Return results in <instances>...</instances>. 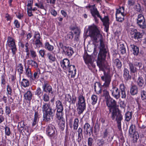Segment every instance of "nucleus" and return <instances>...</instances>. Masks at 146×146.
<instances>
[{"label":"nucleus","mask_w":146,"mask_h":146,"mask_svg":"<svg viewBox=\"0 0 146 146\" xmlns=\"http://www.w3.org/2000/svg\"><path fill=\"white\" fill-rule=\"evenodd\" d=\"M111 113V117L112 120L115 119L117 124V127L119 130H121V121L123 119L122 115L121 114L120 110H110Z\"/></svg>","instance_id":"nucleus-3"},{"label":"nucleus","mask_w":146,"mask_h":146,"mask_svg":"<svg viewBox=\"0 0 146 146\" xmlns=\"http://www.w3.org/2000/svg\"><path fill=\"white\" fill-rule=\"evenodd\" d=\"M119 87L121 92V97L122 98H125L126 97V94L124 85L123 84H121Z\"/></svg>","instance_id":"nucleus-25"},{"label":"nucleus","mask_w":146,"mask_h":146,"mask_svg":"<svg viewBox=\"0 0 146 146\" xmlns=\"http://www.w3.org/2000/svg\"><path fill=\"white\" fill-rule=\"evenodd\" d=\"M119 47L121 53L122 54H125L126 52V49L124 45L123 44H121Z\"/></svg>","instance_id":"nucleus-45"},{"label":"nucleus","mask_w":146,"mask_h":146,"mask_svg":"<svg viewBox=\"0 0 146 146\" xmlns=\"http://www.w3.org/2000/svg\"><path fill=\"white\" fill-rule=\"evenodd\" d=\"M7 45L12 50L13 54H15L17 51V48L15 40L12 37H8Z\"/></svg>","instance_id":"nucleus-6"},{"label":"nucleus","mask_w":146,"mask_h":146,"mask_svg":"<svg viewBox=\"0 0 146 146\" xmlns=\"http://www.w3.org/2000/svg\"><path fill=\"white\" fill-rule=\"evenodd\" d=\"M84 131L86 132V134H89L90 135L93 133V128L90 127L88 123H86L84 125Z\"/></svg>","instance_id":"nucleus-18"},{"label":"nucleus","mask_w":146,"mask_h":146,"mask_svg":"<svg viewBox=\"0 0 146 146\" xmlns=\"http://www.w3.org/2000/svg\"><path fill=\"white\" fill-rule=\"evenodd\" d=\"M124 8L122 7L117 10L116 17L117 21L122 22L124 20V17L126 14L124 13Z\"/></svg>","instance_id":"nucleus-5"},{"label":"nucleus","mask_w":146,"mask_h":146,"mask_svg":"<svg viewBox=\"0 0 146 146\" xmlns=\"http://www.w3.org/2000/svg\"><path fill=\"white\" fill-rule=\"evenodd\" d=\"M88 29L89 36L94 41H96L97 38L101 36L99 31L94 25L89 26Z\"/></svg>","instance_id":"nucleus-4"},{"label":"nucleus","mask_w":146,"mask_h":146,"mask_svg":"<svg viewBox=\"0 0 146 146\" xmlns=\"http://www.w3.org/2000/svg\"><path fill=\"white\" fill-rule=\"evenodd\" d=\"M100 18L101 20L103 22V25L105 26L106 31L107 32L109 28V19L107 16H105L102 19L100 15V17H98Z\"/></svg>","instance_id":"nucleus-17"},{"label":"nucleus","mask_w":146,"mask_h":146,"mask_svg":"<svg viewBox=\"0 0 146 146\" xmlns=\"http://www.w3.org/2000/svg\"><path fill=\"white\" fill-rule=\"evenodd\" d=\"M42 75L40 72V70L37 69L36 71L34 72L33 74V78L34 79H37L39 78L40 76Z\"/></svg>","instance_id":"nucleus-31"},{"label":"nucleus","mask_w":146,"mask_h":146,"mask_svg":"<svg viewBox=\"0 0 146 146\" xmlns=\"http://www.w3.org/2000/svg\"><path fill=\"white\" fill-rule=\"evenodd\" d=\"M129 35L132 38L135 40L138 39L142 38L141 33L138 32L136 29H131L129 31Z\"/></svg>","instance_id":"nucleus-8"},{"label":"nucleus","mask_w":146,"mask_h":146,"mask_svg":"<svg viewBox=\"0 0 146 146\" xmlns=\"http://www.w3.org/2000/svg\"><path fill=\"white\" fill-rule=\"evenodd\" d=\"M30 55L32 58H35L36 56V52L33 49L30 50Z\"/></svg>","instance_id":"nucleus-51"},{"label":"nucleus","mask_w":146,"mask_h":146,"mask_svg":"<svg viewBox=\"0 0 146 146\" xmlns=\"http://www.w3.org/2000/svg\"><path fill=\"white\" fill-rule=\"evenodd\" d=\"M135 9L136 11L139 12H141L142 11L141 9V7L139 4L136 5Z\"/></svg>","instance_id":"nucleus-64"},{"label":"nucleus","mask_w":146,"mask_h":146,"mask_svg":"<svg viewBox=\"0 0 146 146\" xmlns=\"http://www.w3.org/2000/svg\"><path fill=\"white\" fill-rule=\"evenodd\" d=\"M16 70L19 73L20 77L21 74L23 73V66L21 64H19L17 65L16 68Z\"/></svg>","instance_id":"nucleus-28"},{"label":"nucleus","mask_w":146,"mask_h":146,"mask_svg":"<svg viewBox=\"0 0 146 146\" xmlns=\"http://www.w3.org/2000/svg\"><path fill=\"white\" fill-rule=\"evenodd\" d=\"M38 118V114L37 112H35V117L33 120V122L32 124V125L34 126L36 123L37 119Z\"/></svg>","instance_id":"nucleus-48"},{"label":"nucleus","mask_w":146,"mask_h":146,"mask_svg":"<svg viewBox=\"0 0 146 146\" xmlns=\"http://www.w3.org/2000/svg\"><path fill=\"white\" fill-rule=\"evenodd\" d=\"M113 66H116L118 69L120 68L122 66L121 63L118 59H115L113 61Z\"/></svg>","instance_id":"nucleus-30"},{"label":"nucleus","mask_w":146,"mask_h":146,"mask_svg":"<svg viewBox=\"0 0 146 146\" xmlns=\"http://www.w3.org/2000/svg\"><path fill=\"white\" fill-rule=\"evenodd\" d=\"M132 113L131 112L127 111L125 114V120L127 121H129L132 117Z\"/></svg>","instance_id":"nucleus-36"},{"label":"nucleus","mask_w":146,"mask_h":146,"mask_svg":"<svg viewBox=\"0 0 146 146\" xmlns=\"http://www.w3.org/2000/svg\"><path fill=\"white\" fill-rule=\"evenodd\" d=\"M135 125H132L130 126L129 130V134L132 135L133 142L134 143L136 142L137 140L139 137L138 133L137 132L135 131Z\"/></svg>","instance_id":"nucleus-9"},{"label":"nucleus","mask_w":146,"mask_h":146,"mask_svg":"<svg viewBox=\"0 0 146 146\" xmlns=\"http://www.w3.org/2000/svg\"><path fill=\"white\" fill-rule=\"evenodd\" d=\"M62 110H57L56 115L57 118L59 119L63 118Z\"/></svg>","instance_id":"nucleus-43"},{"label":"nucleus","mask_w":146,"mask_h":146,"mask_svg":"<svg viewBox=\"0 0 146 146\" xmlns=\"http://www.w3.org/2000/svg\"><path fill=\"white\" fill-rule=\"evenodd\" d=\"M141 97L142 100L146 99V92L144 90H141Z\"/></svg>","instance_id":"nucleus-46"},{"label":"nucleus","mask_w":146,"mask_h":146,"mask_svg":"<svg viewBox=\"0 0 146 146\" xmlns=\"http://www.w3.org/2000/svg\"><path fill=\"white\" fill-rule=\"evenodd\" d=\"M39 53L41 57H44V56L45 53V51L44 50H40L39 51Z\"/></svg>","instance_id":"nucleus-63"},{"label":"nucleus","mask_w":146,"mask_h":146,"mask_svg":"<svg viewBox=\"0 0 146 146\" xmlns=\"http://www.w3.org/2000/svg\"><path fill=\"white\" fill-rule=\"evenodd\" d=\"M42 108L44 110H51L50 105L48 104H45L43 106Z\"/></svg>","instance_id":"nucleus-61"},{"label":"nucleus","mask_w":146,"mask_h":146,"mask_svg":"<svg viewBox=\"0 0 146 146\" xmlns=\"http://www.w3.org/2000/svg\"><path fill=\"white\" fill-rule=\"evenodd\" d=\"M56 108L57 110H63L62 105L61 102L57 101L56 102Z\"/></svg>","instance_id":"nucleus-44"},{"label":"nucleus","mask_w":146,"mask_h":146,"mask_svg":"<svg viewBox=\"0 0 146 146\" xmlns=\"http://www.w3.org/2000/svg\"><path fill=\"white\" fill-rule=\"evenodd\" d=\"M69 64V61L67 59H64L61 62V66L64 70H66L68 68Z\"/></svg>","instance_id":"nucleus-20"},{"label":"nucleus","mask_w":146,"mask_h":146,"mask_svg":"<svg viewBox=\"0 0 146 146\" xmlns=\"http://www.w3.org/2000/svg\"><path fill=\"white\" fill-rule=\"evenodd\" d=\"M68 71L71 75L72 77H74L76 74V70L74 65H70L68 67Z\"/></svg>","instance_id":"nucleus-22"},{"label":"nucleus","mask_w":146,"mask_h":146,"mask_svg":"<svg viewBox=\"0 0 146 146\" xmlns=\"http://www.w3.org/2000/svg\"><path fill=\"white\" fill-rule=\"evenodd\" d=\"M65 100L69 102H70L71 101V97L69 94L65 95Z\"/></svg>","instance_id":"nucleus-54"},{"label":"nucleus","mask_w":146,"mask_h":146,"mask_svg":"<svg viewBox=\"0 0 146 146\" xmlns=\"http://www.w3.org/2000/svg\"><path fill=\"white\" fill-rule=\"evenodd\" d=\"M25 74L29 78H31L32 76L31 69L29 67L25 68Z\"/></svg>","instance_id":"nucleus-35"},{"label":"nucleus","mask_w":146,"mask_h":146,"mask_svg":"<svg viewBox=\"0 0 146 146\" xmlns=\"http://www.w3.org/2000/svg\"><path fill=\"white\" fill-rule=\"evenodd\" d=\"M47 56L49 60V61L52 62L55 61L56 58L55 55L49 52L47 54Z\"/></svg>","instance_id":"nucleus-34"},{"label":"nucleus","mask_w":146,"mask_h":146,"mask_svg":"<svg viewBox=\"0 0 146 146\" xmlns=\"http://www.w3.org/2000/svg\"><path fill=\"white\" fill-rule=\"evenodd\" d=\"M54 112L55 110H43V120L46 121H49L53 116Z\"/></svg>","instance_id":"nucleus-10"},{"label":"nucleus","mask_w":146,"mask_h":146,"mask_svg":"<svg viewBox=\"0 0 146 146\" xmlns=\"http://www.w3.org/2000/svg\"><path fill=\"white\" fill-rule=\"evenodd\" d=\"M32 94L30 91H27L24 94V97L26 100L30 101L32 99Z\"/></svg>","instance_id":"nucleus-26"},{"label":"nucleus","mask_w":146,"mask_h":146,"mask_svg":"<svg viewBox=\"0 0 146 146\" xmlns=\"http://www.w3.org/2000/svg\"><path fill=\"white\" fill-rule=\"evenodd\" d=\"M86 7L87 9H89L90 11V13L93 16H94L95 15H96L97 17H100V15L98 11H97L95 5H89L86 6Z\"/></svg>","instance_id":"nucleus-13"},{"label":"nucleus","mask_w":146,"mask_h":146,"mask_svg":"<svg viewBox=\"0 0 146 146\" xmlns=\"http://www.w3.org/2000/svg\"><path fill=\"white\" fill-rule=\"evenodd\" d=\"M103 96H105V98L107 99L109 96L108 92L106 90H103Z\"/></svg>","instance_id":"nucleus-58"},{"label":"nucleus","mask_w":146,"mask_h":146,"mask_svg":"<svg viewBox=\"0 0 146 146\" xmlns=\"http://www.w3.org/2000/svg\"><path fill=\"white\" fill-rule=\"evenodd\" d=\"M45 48L49 51H52L54 49V47L50 45L48 42H46L45 44Z\"/></svg>","instance_id":"nucleus-39"},{"label":"nucleus","mask_w":146,"mask_h":146,"mask_svg":"<svg viewBox=\"0 0 146 146\" xmlns=\"http://www.w3.org/2000/svg\"><path fill=\"white\" fill-rule=\"evenodd\" d=\"M43 92L42 91L41 89L38 87L37 89L35 94L36 95H37L39 98H40Z\"/></svg>","instance_id":"nucleus-38"},{"label":"nucleus","mask_w":146,"mask_h":146,"mask_svg":"<svg viewBox=\"0 0 146 146\" xmlns=\"http://www.w3.org/2000/svg\"><path fill=\"white\" fill-rule=\"evenodd\" d=\"M139 27L141 28L144 29L146 27V24L145 21L137 23Z\"/></svg>","instance_id":"nucleus-47"},{"label":"nucleus","mask_w":146,"mask_h":146,"mask_svg":"<svg viewBox=\"0 0 146 146\" xmlns=\"http://www.w3.org/2000/svg\"><path fill=\"white\" fill-rule=\"evenodd\" d=\"M21 84L22 86L25 87H27L29 84V80L25 79H23L21 82Z\"/></svg>","instance_id":"nucleus-37"},{"label":"nucleus","mask_w":146,"mask_h":146,"mask_svg":"<svg viewBox=\"0 0 146 146\" xmlns=\"http://www.w3.org/2000/svg\"><path fill=\"white\" fill-rule=\"evenodd\" d=\"M5 133L7 136H9L11 133L10 129L8 127L6 126L5 128Z\"/></svg>","instance_id":"nucleus-60"},{"label":"nucleus","mask_w":146,"mask_h":146,"mask_svg":"<svg viewBox=\"0 0 146 146\" xmlns=\"http://www.w3.org/2000/svg\"><path fill=\"white\" fill-rule=\"evenodd\" d=\"M136 83L137 85L140 88H144V81L142 77L139 76L138 77L136 81Z\"/></svg>","instance_id":"nucleus-21"},{"label":"nucleus","mask_w":146,"mask_h":146,"mask_svg":"<svg viewBox=\"0 0 146 146\" xmlns=\"http://www.w3.org/2000/svg\"><path fill=\"white\" fill-rule=\"evenodd\" d=\"M144 21H145V19L142 14H140L138 15L137 20V23Z\"/></svg>","instance_id":"nucleus-41"},{"label":"nucleus","mask_w":146,"mask_h":146,"mask_svg":"<svg viewBox=\"0 0 146 146\" xmlns=\"http://www.w3.org/2000/svg\"><path fill=\"white\" fill-rule=\"evenodd\" d=\"M42 88L44 92H48L49 93H52V87L49 85L48 82L47 81H44Z\"/></svg>","instance_id":"nucleus-14"},{"label":"nucleus","mask_w":146,"mask_h":146,"mask_svg":"<svg viewBox=\"0 0 146 146\" xmlns=\"http://www.w3.org/2000/svg\"><path fill=\"white\" fill-rule=\"evenodd\" d=\"M7 95H11L12 92V89L11 86L8 84L7 86Z\"/></svg>","instance_id":"nucleus-53"},{"label":"nucleus","mask_w":146,"mask_h":146,"mask_svg":"<svg viewBox=\"0 0 146 146\" xmlns=\"http://www.w3.org/2000/svg\"><path fill=\"white\" fill-rule=\"evenodd\" d=\"M27 63L29 65H31L34 68H37L38 67L37 62L32 60L30 59L28 60Z\"/></svg>","instance_id":"nucleus-32"},{"label":"nucleus","mask_w":146,"mask_h":146,"mask_svg":"<svg viewBox=\"0 0 146 146\" xmlns=\"http://www.w3.org/2000/svg\"><path fill=\"white\" fill-rule=\"evenodd\" d=\"M138 92L137 87L135 85L131 86L130 88V92L132 95H134L136 94Z\"/></svg>","instance_id":"nucleus-27"},{"label":"nucleus","mask_w":146,"mask_h":146,"mask_svg":"<svg viewBox=\"0 0 146 146\" xmlns=\"http://www.w3.org/2000/svg\"><path fill=\"white\" fill-rule=\"evenodd\" d=\"M107 52L102 40L100 39V51L98 56V60L97 63L101 70L105 71V69L106 68L109 67L106 66L104 61Z\"/></svg>","instance_id":"nucleus-2"},{"label":"nucleus","mask_w":146,"mask_h":146,"mask_svg":"<svg viewBox=\"0 0 146 146\" xmlns=\"http://www.w3.org/2000/svg\"><path fill=\"white\" fill-rule=\"evenodd\" d=\"M93 140L92 138L89 137L88 139V146H93L92 143L93 142Z\"/></svg>","instance_id":"nucleus-57"},{"label":"nucleus","mask_w":146,"mask_h":146,"mask_svg":"<svg viewBox=\"0 0 146 146\" xmlns=\"http://www.w3.org/2000/svg\"><path fill=\"white\" fill-rule=\"evenodd\" d=\"M34 45L35 46V48H38L41 47L42 46V44L40 40L36 39L34 41V42L33 43Z\"/></svg>","instance_id":"nucleus-29"},{"label":"nucleus","mask_w":146,"mask_h":146,"mask_svg":"<svg viewBox=\"0 0 146 146\" xmlns=\"http://www.w3.org/2000/svg\"><path fill=\"white\" fill-rule=\"evenodd\" d=\"M25 126L24 122L22 121L19 123L18 128L19 130L21 131L23 129L24 127Z\"/></svg>","instance_id":"nucleus-42"},{"label":"nucleus","mask_w":146,"mask_h":146,"mask_svg":"<svg viewBox=\"0 0 146 146\" xmlns=\"http://www.w3.org/2000/svg\"><path fill=\"white\" fill-rule=\"evenodd\" d=\"M83 57L85 63L90 69H92V67L93 68L95 67V65L94 64V60L92 59L91 56L88 55L87 54H85Z\"/></svg>","instance_id":"nucleus-7"},{"label":"nucleus","mask_w":146,"mask_h":146,"mask_svg":"<svg viewBox=\"0 0 146 146\" xmlns=\"http://www.w3.org/2000/svg\"><path fill=\"white\" fill-rule=\"evenodd\" d=\"M123 73V77L125 79L127 80H129L131 78V76L129 74V71L126 68L124 69Z\"/></svg>","instance_id":"nucleus-33"},{"label":"nucleus","mask_w":146,"mask_h":146,"mask_svg":"<svg viewBox=\"0 0 146 146\" xmlns=\"http://www.w3.org/2000/svg\"><path fill=\"white\" fill-rule=\"evenodd\" d=\"M43 99L45 102H48L49 100V96L46 94H44L43 96Z\"/></svg>","instance_id":"nucleus-59"},{"label":"nucleus","mask_w":146,"mask_h":146,"mask_svg":"<svg viewBox=\"0 0 146 146\" xmlns=\"http://www.w3.org/2000/svg\"><path fill=\"white\" fill-rule=\"evenodd\" d=\"M129 68L131 72L135 73L136 71V69L135 68L133 64L131 63L129 64Z\"/></svg>","instance_id":"nucleus-49"},{"label":"nucleus","mask_w":146,"mask_h":146,"mask_svg":"<svg viewBox=\"0 0 146 146\" xmlns=\"http://www.w3.org/2000/svg\"><path fill=\"white\" fill-rule=\"evenodd\" d=\"M79 120L78 118H76L75 119L74 123V129H77L78 126Z\"/></svg>","instance_id":"nucleus-50"},{"label":"nucleus","mask_w":146,"mask_h":146,"mask_svg":"<svg viewBox=\"0 0 146 146\" xmlns=\"http://www.w3.org/2000/svg\"><path fill=\"white\" fill-rule=\"evenodd\" d=\"M34 38L36 39L40 40L41 38L39 33L38 32H35Z\"/></svg>","instance_id":"nucleus-55"},{"label":"nucleus","mask_w":146,"mask_h":146,"mask_svg":"<svg viewBox=\"0 0 146 146\" xmlns=\"http://www.w3.org/2000/svg\"><path fill=\"white\" fill-rule=\"evenodd\" d=\"M14 24L16 28H19L20 27V23L17 20H15L14 22Z\"/></svg>","instance_id":"nucleus-62"},{"label":"nucleus","mask_w":146,"mask_h":146,"mask_svg":"<svg viewBox=\"0 0 146 146\" xmlns=\"http://www.w3.org/2000/svg\"><path fill=\"white\" fill-rule=\"evenodd\" d=\"M104 72V75L101 77L102 80L104 82L103 86L101 85L100 83L96 82L94 84V88L95 91L97 94H99L102 92V87L103 86L106 88L108 87L111 81L112 75L110 72V69L109 67L106 68Z\"/></svg>","instance_id":"nucleus-1"},{"label":"nucleus","mask_w":146,"mask_h":146,"mask_svg":"<svg viewBox=\"0 0 146 146\" xmlns=\"http://www.w3.org/2000/svg\"><path fill=\"white\" fill-rule=\"evenodd\" d=\"M131 50L133 54L135 55H137L139 53V48L137 46L134 44H131Z\"/></svg>","instance_id":"nucleus-23"},{"label":"nucleus","mask_w":146,"mask_h":146,"mask_svg":"<svg viewBox=\"0 0 146 146\" xmlns=\"http://www.w3.org/2000/svg\"><path fill=\"white\" fill-rule=\"evenodd\" d=\"M91 100L92 101V106H91L90 109H97L96 106H95V107L94 105L97 102V101L98 100L97 96L95 95H93L91 97Z\"/></svg>","instance_id":"nucleus-24"},{"label":"nucleus","mask_w":146,"mask_h":146,"mask_svg":"<svg viewBox=\"0 0 146 146\" xmlns=\"http://www.w3.org/2000/svg\"><path fill=\"white\" fill-rule=\"evenodd\" d=\"M55 128L54 126L50 125L48 127L47 131L50 137H52L54 136L55 134Z\"/></svg>","instance_id":"nucleus-19"},{"label":"nucleus","mask_w":146,"mask_h":146,"mask_svg":"<svg viewBox=\"0 0 146 146\" xmlns=\"http://www.w3.org/2000/svg\"><path fill=\"white\" fill-rule=\"evenodd\" d=\"M78 108L79 110H85L86 108L85 98L82 95L80 94L78 97Z\"/></svg>","instance_id":"nucleus-12"},{"label":"nucleus","mask_w":146,"mask_h":146,"mask_svg":"<svg viewBox=\"0 0 146 146\" xmlns=\"http://www.w3.org/2000/svg\"><path fill=\"white\" fill-rule=\"evenodd\" d=\"M97 142L98 146H102L105 143L104 141L102 139L98 140Z\"/></svg>","instance_id":"nucleus-52"},{"label":"nucleus","mask_w":146,"mask_h":146,"mask_svg":"<svg viewBox=\"0 0 146 146\" xmlns=\"http://www.w3.org/2000/svg\"><path fill=\"white\" fill-rule=\"evenodd\" d=\"M62 53L70 57L74 53V51L71 47L64 46L63 48V51Z\"/></svg>","instance_id":"nucleus-16"},{"label":"nucleus","mask_w":146,"mask_h":146,"mask_svg":"<svg viewBox=\"0 0 146 146\" xmlns=\"http://www.w3.org/2000/svg\"><path fill=\"white\" fill-rule=\"evenodd\" d=\"M106 104L107 106L110 110H118V106L117 105L115 100L112 98H109L107 100Z\"/></svg>","instance_id":"nucleus-11"},{"label":"nucleus","mask_w":146,"mask_h":146,"mask_svg":"<svg viewBox=\"0 0 146 146\" xmlns=\"http://www.w3.org/2000/svg\"><path fill=\"white\" fill-rule=\"evenodd\" d=\"M35 5L42 9H44V7L43 5V3L41 2H39L38 3H36Z\"/></svg>","instance_id":"nucleus-56"},{"label":"nucleus","mask_w":146,"mask_h":146,"mask_svg":"<svg viewBox=\"0 0 146 146\" xmlns=\"http://www.w3.org/2000/svg\"><path fill=\"white\" fill-rule=\"evenodd\" d=\"M78 142L81 141L82 138L81 137L83 136L82 135V128L80 127L78 129Z\"/></svg>","instance_id":"nucleus-40"},{"label":"nucleus","mask_w":146,"mask_h":146,"mask_svg":"<svg viewBox=\"0 0 146 146\" xmlns=\"http://www.w3.org/2000/svg\"><path fill=\"white\" fill-rule=\"evenodd\" d=\"M113 96L117 99H118L120 96V92L117 88L113 86L111 90Z\"/></svg>","instance_id":"nucleus-15"}]
</instances>
